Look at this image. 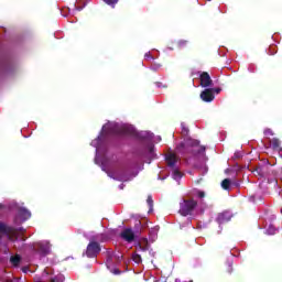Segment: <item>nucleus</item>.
<instances>
[{
	"mask_svg": "<svg viewBox=\"0 0 282 282\" xmlns=\"http://www.w3.org/2000/svg\"><path fill=\"white\" fill-rule=\"evenodd\" d=\"M37 252L45 257V254H50V247L47 245L40 243L37 246Z\"/></svg>",
	"mask_w": 282,
	"mask_h": 282,
	"instance_id": "nucleus-14",
	"label": "nucleus"
},
{
	"mask_svg": "<svg viewBox=\"0 0 282 282\" xmlns=\"http://www.w3.org/2000/svg\"><path fill=\"white\" fill-rule=\"evenodd\" d=\"M134 234L137 235V237L142 234V221L135 220V223H134Z\"/></svg>",
	"mask_w": 282,
	"mask_h": 282,
	"instance_id": "nucleus-17",
	"label": "nucleus"
},
{
	"mask_svg": "<svg viewBox=\"0 0 282 282\" xmlns=\"http://www.w3.org/2000/svg\"><path fill=\"white\" fill-rule=\"evenodd\" d=\"M107 6H110L111 8H116V4H118V1L120 0H104Z\"/></svg>",
	"mask_w": 282,
	"mask_h": 282,
	"instance_id": "nucleus-22",
	"label": "nucleus"
},
{
	"mask_svg": "<svg viewBox=\"0 0 282 282\" xmlns=\"http://www.w3.org/2000/svg\"><path fill=\"white\" fill-rule=\"evenodd\" d=\"M115 259H116V261L120 262L121 259H122V256H118V254L115 253Z\"/></svg>",
	"mask_w": 282,
	"mask_h": 282,
	"instance_id": "nucleus-33",
	"label": "nucleus"
},
{
	"mask_svg": "<svg viewBox=\"0 0 282 282\" xmlns=\"http://www.w3.org/2000/svg\"><path fill=\"white\" fill-rule=\"evenodd\" d=\"M231 184H232V182L230 181V178H225L221 182V188H224V191H230Z\"/></svg>",
	"mask_w": 282,
	"mask_h": 282,
	"instance_id": "nucleus-20",
	"label": "nucleus"
},
{
	"mask_svg": "<svg viewBox=\"0 0 282 282\" xmlns=\"http://www.w3.org/2000/svg\"><path fill=\"white\" fill-rule=\"evenodd\" d=\"M231 219H232V214H230V212H223L218 214L216 221L217 224L221 225V224H228V221H230Z\"/></svg>",
	"mask_w": 282,
	"mask_h": 282,
	"instance_id": "nucleus-12",
	"label": "nucleus"
},
{
	"mask_svg": "<svg viewBox=\"0 0 282 282\" xmlns=\"http://www.w3.org/2000/svg\"><path fill=\"white\" fill-rule=\"evenodd\" d=\"M195 195L199 199H204V197H206V193L204 191H199V189H196Z\"/></svg>",
	"mask_w": 282,
	"mask_h": 282,
	"instance_id": "nucleus-23",
	"label": "nucleus"
},
{
	"mask_svg": "<svg viewBox=\"0 0 282 282\" xmlns=\"http://www.w3.org/2000/svg\"><path fill=\"white\" fill-rule=\"evenodd\" d=\"M132 260L134 261V263H142V257L138 253H134L132 256Z\"/></svg>",
	"mask_w": 282,
	"mask_h": 282,
	"instance_id": "nucleus-24",
	"label": "nucleus"
},
{
	"mask_svg": "<svg viewBox=\"0 0 282 282\" xmlns=\"http://www.w3.org/2000/svg\"><path fill=\"white\" fill-rule=\"evenodd\" d=\"M112 272L113 274H120V269H115Z\"/></svg>",
	"mask_w": 282,
	"mask_h": 282,
	"instance_id": "nucleus-34",
	"label": "nucleus"
},
{
	"mask_svg": "<svg viewBox=\"0 0 282 282\" xmlns=\"http://www.w3.org/2000/svg\"><path fill=\"white\" fill-rule=\"evenodd\" d=\"M166 164L170 169L177 167V162H180V158L175 153H167L165 156Z\"/></svg>",
	"mask_w": 282,
	"mask_h": 282,
	"instance_id": "nucleus-10",
	"label": "nucleus"
},
{
	"mask_svg": "<svg viewBox=\"0 0 282 282\" xmlns=\"http://www.w3.org/2000/svg\"><path fill=\"white\" fill-rule=\"evenodd\" d=\"M108 177L117 182H127V169L118 167L112 171H107Z\"/></svg>",
	"mask_w": 282,
	"mask_h": 282,
	"instance_id": "nucleus-6",
	"label": "nucleus"
},
{
	"mask_svg": "<svg viewBox=\"0 0 282 282\" xmlns=\"http://www.w3.org/2000/svg\"><path fill=\"white\" fill-rule=\"evenodd\" d=\"M139 138H141L142 140L147 139V133L145 132L139 133Z\"/></svg>",
	"mask_w": 282,
	"mask_h": 282,
	"instance_id": "nucleus-32",
	"label": "nucleus"
},
{
	"mask_svg": "<svg viewBox=\"0 0 282 282\" xmlns=\"http://www.w3.org/2000/svg\"><path fill=\"white\" fill-rule=\"evenodd\" d=\"M254 175H260V177H263V171L261 170V167H256L253 170Z\"/></svg>",
	"mask_w": 282,
	"mask_h": 282,
	"instance_id": "nucleus-26",
	"label": "nucleus"
},
{
	"mask_svg": "<svg viewBox=\"0 0 282 282\" xmlns=\"http://www.w3.org/2000/svg\"><path fill=\"white\" fill-rule=\"evenodd\" d=\"M197 208V200L195 199H184L180 204V214L183 215V217H187V215H192L193 210Z\"/></svg>",
	"mask_w": 282,
	"mask_h": 282,
	"instance_id": "nucleus-4",
	"label": "nucleus"
},
{
	"mask_svg": "<svg viewBox=\"0 0 282 282\" xmlns=\"http://www.w3.org/2000/svg\"><path fill=\"white\" fill-rule=\"evenodd\" d=\"M173 180H182V172L177 167H172Z\"/></svg>",
	"mask_w": 282,
	"mask_h": 282,
	"instance_id": "nucleus-19",
	"label": "nucleus"
},
{
	"mask_svg": "<svg viewBox=\"0 0 282 282\" xmlns=\"http://www.w3.org/2000/svg\"><path fill=\"white\" fill-rule=\"evenodd\" d=\"M213 90V95L215 96V94H221V88H209Z\"/></svg>",
	"mask_w": 282,
	"mask_h": 282,
	"instance_id": "nucleus-30",
	"label": "nucleus"
},
{
	"mask_svg": "<svg viewBox=\"0 0 282 282\" xmlns=\"http://www.w3.org/2000/svg\"><path fill=\"white\" fill-rule=\"evenodd\" d=\"M17 229V237L19 238V232H21L22 235H23V232H25V228H23V227H20L19 229L18 228H15Z\"/></svg>",
	"mask_w": 282,
	"mask_h": 282,
	"instance_id": "nucleus-31",
	"label": "nucleus"
},
{
	"mask_svg": "<svg viewBox=\"0 0 282 282\" xmlns=\"http://www.w3.org/2000/svg\"><path fill=\"white\" fill-rule=\"evenodd\" d=\"M188 128L186 124L182 123V135H188Z\"/></svg>",
	"mask_w": 282,
	"mask_h": 282,
	"instance_id": "nucleus-27",
	"label": "nucleus"
},
{
	"mask_svg": "<svg viewBox=\"0 0 282 282\" xmlns=\"http://www.w3.org/2000/svg\"><path fill=\"white\" fill-rule=\"evenodd\" d=\"M108 133H112L113 135H133L135 130L131 126H111Z\"/></svg>",
	"mask_w": 282,
	"mask_h": 282,
	"instance_id": "nucleus-5",
	"label": "nucleus"
},
{
	"mask_svg": "<svg viewBox=\"0 0 282 282\" xmlns=\"http://www.w3.org/2000/svg\"><path fill=\"white\" fill-rule=\"evenodd\" d=\"M264 135H274V132L272 131V129H265L264 130Z\"/></svg>",
	"mask_w": 282,
	"mask_h": 282,
	"instance_id": "nucleus-29",
	"label": "nucleus"
},
{
	"mask_svg": "<svg viewBox=\"0 0 282 282\" xmlns=\"http://www.w3.org/2000/svg\"><path fill=\"white\" fill-rule=\"evenodd\" d=\"M101 250L102 248L100 247V243L96 241L94 238H90V241L87 245L85 254L88 259H96V257L100 254Z\"/></svg>",
	"mask_w": 282,
	"mask_h": 282,
	"instance_id": "nucleus-3",
	"label": "nucleus"
},
{
	"mask_svg": "<svg viewBox=\"0 0 282 282\" xmlns=\"http://www.w3.org/2000/svg\"><path fill=\"white\" fill-rule=\"evenodd\" d=\"M156 230H160V227H156Z\"/></svg>",
	"mask_w": 282,
	"mask_h": 282,
	"instance_id": "nucleus-40",
	"label": "nucleus"
},
{
	"mask_svg": "<svg viewBox=\"0 0 282 282\" xmlns=\"http://www.w3.org/2000/svg\"><path fill=\"white\" fill-rule=\"evenodd\" d=\"M199 82H200V87H204L207 89V87H213V78H210V74L208 72H203L199 75Z\"/></svg>",
	"mask_w": 282,
	"mask_h": 282,
	"instance_id": "nucleus-9",
	"label": "nucleus"
},
{
	"mask_svg": "<svg viewBox=\"0 0 282 282\" xmlns=\"http://www.w3.org/2000/svg\"><path fill=\"white\" fill-rule=\"evenodd\" d=\"M174 282H182V280H180V279H175V281Z\"/></svg>",
	"mask_w": 282,
	"mask_h": 282,
	"instance_id": "nucleus-38",
	"label": "nucleus"
},
{
	"mask_svg": "<svg viewBox=\"0 0 282 282\" xmlns=\"http://www.w3.org/2000/svg\"><path fill=\"white\" fill-rule=\"evenodd\" d=\"M194 147H199L198 140L191 138L184 139V141L176 147V153H181L182 155H184V153H193Z\"/></svg>",
	"mask_w": 282,
	"mask_h": 282,
	"instance_id": "nucleus-1",
	"label": "nucleus"
},
{
	"mask_svg": "<svg viewBox=\"0 0 282 282\" xmlns=\"http://www.w3.org/2000/svg\"><path fill=\"white\" fill-rule=\"evenodd\" d=\"M91 239H94L95 241L105 242L109 240V236H107V234H99V235L93 236Z\"/></svg>",
	"mask_w": 282,
	"mask_h": 282,
	"instance_id": "nucleus-16",
	"label": "nucleus"
},
{
	"mask_svg": "<svg viewBox=\"0 0 282 282\" xmlns=\"http://www.w3.org/2000/svg\"><path fill=\"white\" fill-rule=\"evenodd\" d=\"M147 204L150 207V210L153 209V196H148Z\"/></svg>",
	"mask_w": 282,
	"mask_h": 282,
	"instance_id": "nucleus-25",
	"label": "nucleus"
},
{
	"mask_svg": "<svg viewBox=\"0 0 282 282\" xmlns=\"http://www.w3.org/2000/svg\"><path fill=\"white\" fill-rule=\"evenodd\" d=\"M204 151H206V148L202 147L200 150H198V153H202Z\"/></svg>",
	"mask_w": 282,
	"mask_h": 282,
	"instance_id": "nucleus-35",
	"label": "nucleus"
},
{
	"mask_svg": "<svg viewBox=\"0 0 282 282\" xmlns=\"http://www.w3.org/2000/svg\"><path fill=\"white\" fill-rule=\"evenodd\" d=\"M120 188H121V189L124 188V184H121V185H120Z\"/></svg>",
	"mask_w": 282,
	"mask_h": 282,
	"instance_id": "nucleus-39",
	"label": "nucleus"
},
{
	"mask_svg": "<svg viewBox=\"0 0 282 282\" xmlns=\"http://www.w3.org/2000/svg\"><path fill=\"white\" fill-rule=\"evenodd\" d=\"M30 217H32V213H30V210H28V208L25 207H20L13 223L15 224V226H21V224L28 221Z\"/></svg>",
	"mask_w": 282,
	"mask_h": 282,
	"instance_id": "nucleus-7",
	"label": "nucleus"
},
{
	"mask_svg": "<svg viewBox=\"0 0 282 282\" xmlns=\"http://www.w3.org/2000/svg\"><path fill=\"white\" fill-rule=\"evenodd\" d=\"M200 100H203V102H213L215 100V95L213 94V89L205 88L200 93Z\"/></svg>",
	"mask_w": 282,
	"mask_h": 282,
	"instance_id": "nucleus-11",
	"label": "nucleus"
},
{
	"mask_svg": "<svg viewBox=\"0 0 282 282\" xmlns=\"http://www.w3.org/2000/svg\"><path fill=\"white\" fill-rule=\"evenodd\" d=\"M144 58H145V61H153L154 59L153 55H151V52L145 53Z\"/></svg>",
	"mask_w": 282,
	"mask_h": 282,
	"instance_id": "nucleus-28",
	"label": "nucleus"
},
{
	"mask_svg": "<svg viewBox=\"0 0 282 282\" xmlns=\"http://www.w3.org/2000/svg\"><path fill=\"white\" fill-rule=\"evenodd\" d=\"M10 263L14 265V268H18L19 263H21V256L15 254L10 258Z\"/></svg>",
	"mask_w": 282,
	"mask_h": 282,
	"instance_id": "nucleus-18",
	"label": "nucleus"
},
{
	"mask_svg": "<svg viewBox=\"0 0 282 282\" xmlns=\"http://www.w3.org/2000/svg\"><path fill=\"white\" fill-rule=\"evenodd\" d=\"M188 42L186 40H178L176 42V47H178V50H184V47H187Z\"/></svg>",
	"mask_w": 282,
	"mask_h": 282,
	"instance_id": "nucleus-21",
	"label": "nucleus"
},
{
	"mask_svg": "<svg viewBox=\"0 0 282 282\" xmlns=\"http://www.w3.org/2000/svg\"><path fill=\"white\" fill-rule=\"evenodd\" d=\"M229 274L232 272V265H229Z\"/></svg>",
	"mask_w": 282,
	"mask_h": 282,
	"instance_id": "nucleus-36",
	"label": "nucleus"
},
{
	"mask_svg": "<svg viewBox=\"0 0 282 282\" xmlns=\"http://www.w3.org/2000/svg\"><path fill=\"white\" fill-rule=\"evenodd\" d=\"M271 147L273 151H282L281 140H279V138H273L271 140Z\"/></svg>",
	"mask_w": 282,
	"mask_h": 282,
	"instance_id": "nucleus-15",
	"label": "nucleus"
},
{
	"mask_svg": "<svg viewBox=\"0 0 282 282\" xmlns=\"http://www.w3.org/2000/svg\"><path fill=\"white\" fill-rule=\"evenodd\" d=\"M115 257H116V252H113V250H111V249H107V251H106V265H107L108 270L111 268V265H113Z\"/></svg>",
	"mask_w": 282,
	"mask_h": 282,
	"instance_id": "nucleus-13",
	"label": "nucleus"
},
{
	"mask_svg": "<svg viewBox=\"0 0 282 282\" xmlns=\"http://www.w3.org/2000/svg\"><path fill=\"white\" fill-rule=\"evenodd\" d=\"M120 237H121V239H123V241H127L128 243H133V241H135V237H138V235H135V231H133V229L126 228L120 234Z\"/></svg>",
	"mask_w": 282,
	"mask_h": 282,
	"instance_id": "nucleus-8",
	"label": "nucleus"
},
{
	"mask_svg": "<svg viewBox=\"0 0 282 282\" xmlns=\"http://www.w3.org/2000/svg\"><path fill=\"white\" fill-rule=\"evenodd\" d=\"M140 250H147L145 248H143L142 246H139Z\"/></svg>",
	"mask_w": 282,
	"mask_h": 282,
	"instance_id": "nucleus-37",
	"label": "nucleus"
},
{
	"mask_svg": "<svg viewBox=\"0 0 282 282\" xmlns=\"http://www.w3.org/2000/svg\"><path fill=\"white\" fill-rule=\"evenodd\" d=\"M3 236L8 237L9 241H18L17 228L8 226L3 221H0V239H3Z\"/></svg>",
	"mask_w": 282,
	"mask_h": 282,
	"instance_id": "nucleus-2",
	"label": "nucleus"
}]
</instances>
